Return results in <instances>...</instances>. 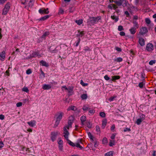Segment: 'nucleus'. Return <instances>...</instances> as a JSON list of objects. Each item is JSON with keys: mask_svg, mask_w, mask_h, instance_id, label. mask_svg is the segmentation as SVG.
Wrapping results in <instances>:
<instances>
[{"mask_svg": "<svg viewBox=\"0 0 156 156\" xmlns=\"http://www.w3.org/2000/svg\"><path fill=\"white\" fill-rule=\"evenodd\" d=\"M118 30L119 31H121L123 30V27L121 25H120L118 26Z\"/></svg>", "mask_w": 156, "mask_h": 156, "instance_id": "nucleus-42", "label": "nucleus"}, {"mask_svg": "<svg viewBox=\"0 0 156 156\" xmlns=\"http://www.w3.org/2000/svg\"><path fill=\"white\" fill-rule=\"evenodd\" d=\"M22 103L21 102H19L18 103H17L16 104V106L17 107H20L22 105Z\"/></svg>", "mask_w": 156, "mask_h": 156, "instance_id": "nucleus-47", "label": "nucleus"}, {"mask_svg": "<svg viewBox=\"0 0 156 156\" xmlns=\"http://www.w3.org/2000/svg\"><path fill=\"white\" fill-rule=\"evenodd\" d=\"M139 43L141 46H144L145 44L144 39L143 38H140L139 40Z\"/></svg>", "mask_w": 156, "mask_h": 156, "instance_id": "nucleus-15", "label": "nucleus"}, {"mask_svg": "<svg viewBox=\"0 0 156 156\" xmlns=\"http://www.w3.org/2000/svg\"><path fill=\"white\" fill-rule=\"evenodd\" d=\"M6 1L5 0H0V4H4Z\"/></svg>", "mask_w": 156, "mask_h": 156, "instance_id": "nucleus-62", "label": "nucleus"}, {"mask_svg": "<svg viewBox=\"0 0 156 156\" xmlns=\"http://www.w3.org/2000/svg\"><path fill=\"white\" fill-rule=\"evenodd\" d=\"M5 116L3 115H0V119L3 120L4 119Z\"/></svg>", "mask_w": 156, "mask_h": 156, "instance_id": "nucleus-58", "label": "nucleus"}, {"mask_svg": "<svg viewBox=\"0 0 156 156\" xmlns=\"http://www.w3.org/2000/svg\"><path fill=\"white\" fill-rule=\"evenodd\" d=\"M115 98V97H110L109 99V101H113L114 99Z\"/></svg>", "mask_w": 156, "mask_h": 156, "instance_id": "nucleus-61", "label": "nucleus"}, {"mask_svg": "<svg viewBox=\"0 0 156 156\" xmlns=\"http://www.w3.org/2000/svg\"><path fill=\"white\" fill-rule=\"evenodd\" d=\"M153 17L155 19L154 21L156 22V14L154 15L153 16Z\"/></svg>", "mask_w": 156, "mask_h": 156, "instance_id": "nucleus-64", "label": "nucleus"}, {"mask_svg": "<svg viewBox=\"0 0 156 156\" xmlns=\"http://www.w3.org/2000/svg\"><path fill=\"white\" fill-rule=\"evenodd\" d=\"M144 84L145 83L144 82H140L139 84V86L140 88H142Z\"/></svg>", "mask_w": 156, "mask_h": 156, "instance_id": "nucleus-38", "label": "nucleus"}, {"mask_svg": "<svg viewBox=\"0 0 156 156\" xmlns=\"http://www.w3.org/2000/svg\"><path fill=\"white\" fill-rule=\"evenodd\" d=\"M80 83L83 87L86 86L88 85L87 83H84L82 80H81Z\"/></svg>", "mask_w": 156, "mask_h": 156, "instance_id": "nucleus-34", "label": "nucleus"}, {"mask_svg": "<svg viewBox=\"0 0 156 156\" xmlns=\"http://www.w3.org/2000/svg\"><path fill=\"white\" fill-rule=\"evenodd\" d=\"M115 61L117 62H120L122 61V58L120 57L116 59Z\"/></svg>", "mask_w": 156, "mask_h": 156, "instance_id": "nucleus-41", "label": "nucleus"}, {"mask_svg": "<svg viewBox=\"0 0 156 156\" xmlns=\"http://www.w3.org/2000/svg\"><path fill=\"white\" fill-rule=\"evenodd\" d=\"M111 19H112L113 20H114L116 22H117L119 20L118 17L117 16H115L114 15L111 16Z\"/></svg>", "mask_w": 156, "mask_h": 156, "instance_id": "nucleus-26", "label": "nucleus"}, {"mask_svg": "<svg viewBox=\"0 0 156 156\" xmlns=\"http://www.w3.org/2000/svg\"><path fill=\"white\" fill-rule=\"evenodd\" d=\"M84 50L85 51H90V49L87 46L84 47Z\"/></svg>", "mask_w": 156, "mask_h": 156, "instance_id": "nucleus-52", "label": "nucleus"}, {"mask_svg": "<svg viewBox=\"0 0 156 156\" xmlns=\"http://www.w3.org/2000/svg\"><path fill=\"white\" fill-rule=\"evenodd\" d=\"M87 94H83L81 96V98L82 99H86L87 98Z\"/></svg>", "mask_w": 156, "mask_h": 156, "instance_id": "nucleus-32", "label": "nucleus"}, {"mask_svg": "<svg viewBox=\"0 0 156 156\" xmlns=\"http://www.w3.org/2000/svg\"><path fill=\"white\" fill-rule=\"evenodd\" d=\"M64 12V10L63 9H62L60 8L59 10V12H58V14H62Z\"/></svg>", "mask_w": 156, "mask_h": 156, "instance_id": "nucleus-40", "label": "nucleus"}, {"mask_svg": "<svg viewBox=\"0 0 156 156\" xmlns=\"http://www.w3.org/2000/svg\"><path fill=\"white\" fill-rule=\"evenodd\" d=\"M4 144L2 141H0V148L3 147Z\"/></svg>", "mask_w": 156, "mask_h": 156, "instance_id": "nucleus-51", "label": "nucleus"}, {"mask_svg": "<svg viewBox=\"0 0 156 156\" xmlns=\"http://www.w3.org/2000/svg\"><path fill=\"white\" fill-rule=\"evenodd\" d=\"M115 135L116 134H112L111 136V139L112 140L114 139L115 138Z\"/></svg>", "mask_w": 156, "mask_h": 156, "instance_id": "nucleus-50", "label": "nucleus"}, {"mask_svg": "<svg viewBox=\"0 0 156 156\" xmlns=\"http://www.w3.org/2000/svg\"><path fill=\"white\" fill-rule=\"evenodd\" d=\"M113 151H110L105 154V156H113Z\"/></svg>", "mask_w": 156, "mask_h": 156, "instance_id": "nucleus-24", "label": "nucleus"}, {"mask_svg": "<svg viewBox=\"0 0 156 156\" xmlns=\"http://www.w3.org/2000/svg\"><path fill=\"white\" fill-rule=\"evenodd\" d=\"M133 23L134 24L133 28H135L136 29L139 28V25L136 22L134 21Z\"/></svg>", "mask_w": 156, "mask_h": 156, "instance_id": "nucleus-29", "label": "nucleus"}, {"mask_svg": "<svg viewBox=\"0 0 156 156\" xmlns=\"http://www.w3.org/2000/svg\"><path fill=\"white\" fill-rule=\"evenodd\" d=\"M16 52H17V53L20 52V51L19 49L18 48H16V50L15 51H14L13 52V54H15V53Z\"/></svg>", "mask_w": 156, "mask_h": 156, "instance_id": "nucleus-55", "label": "nucleus"}, {"mask_svg": "<svg viewBox=\"0 0 156 156\" xmlns=\"http://www.w3.org/2000/svg\"><path fill=\"white\" fill-rule=\"evenodd\" d=\"M115 129V126L114 125H113L111 127V130L112 131H113Z\"/></svg>", "mask_w": 156, "mask_h": 156, "instance_id": "nucleus-57", "label": "nucleus"}, {"mask_svg": "<svg viewBox=\"0 0 156 156\" xmlns=\"http://www.w3.org/2000/svg\"><path fill=\"white\" fill-rule=\"evenodd\" d=\"M38 53L37 52H35L34 53V55H33L32 56L33 57H34V56H37V55H38Z\"/></svg>", "mask_w": 156, "mask_h": 156, "instance_id": "nucleus-63", "label": "nucleus"}, {"mask_svg": "<svg viewBox=\"0 0 156 156\" xmlns=\"http://www.w3.org/2000/svg\"><path fill=\"white\" fill-rule=\"evenodd\" d=\"M64 115V113L62 112H59L57 113L55 115L56 120L54 125L55 127H56L59 124L60 121L62 119Z\"/></svg>", "mask_w": 156, "mask_h": 156, "instance_id": "nucleus-2", "label": "nucleus"}, {"mask_svg": "<svg viewBox=\"0 0 156 156\" xmlns=\"http://www.w3.org/2000/svg\"><path fill=\"white\" fill-rule=\"evenodd\" d=\"M145 116L143 114H142L140 116V118L137 119L136 122V124L138 125L140 124L141 122L144 120Z\"/></svg>", "mask_w": 156, "mask_h": 156, "instance_id": "nucleus-6", "label": "nucleus"}, {"mask_svg": "<svg viewBox=\"0 0 156 156\" xmlns=\"http://www.w3.org/2000/svg\"><path fill=\"white\" fill-rule=\"evenodd\" d=\"M51 88V86L50 85L44 84L42 86V88L44 90H48Z\"/></svg>", "mask_w": 156, "mask_h": 156, "instance_id": "nucleus-14", "label": "nucleus"}, {"mask_svg": "<svg viewBox=\"0 0 156 156\" xmlns=\"http://www.w3.org/2000/svg\"><path fill=\"white\" fill-rule=\"evenodd\" d=\"M58 145L63 144V141L61 139L58 138Z\"/></svg>", "mask_w": 156, "mask_h": 156, "instance_id": "nucleus-39", "label": "nucleus"}, {"mask_svg": "<svg viewBox=\"0 0 156 156\" xmlns=\"http://www.w3.org/2000/svg\"><path fill=\"white\" fill-rule=\"evenodd\" d=\"M49 17V16L48 15H46L43 17H41L40 20H44L48 19Z\"/></svg>", "mask_w": 156, "mask_h": 156, "instance_id": "nucleus-31", "label": "nucleus"}, {"mask_svg": "<svg viewBox=\"0 0 156 156\" xmlns=\"http://www.w3.org/2000/svg\"><path fill=\"white\" fill-rule=\"evenodd\" d=\"M36 122L35 120H33L30 121V126L34 127L36 126Z\"/></svg>", "mask_w": 156, "mask_h": 156, "instance_id": "nucleus-17", "label": "nucleus"}, {"mask_svg": "<svg viewBox=\"0 0 156 156\" xmlns=\"http://www.w3.org/2000/svg\"><path fill=\"white\" fill-rule=\"evenodd\" d=\"M131 34H134L136 32V29L135 28L133 27L131 28L129 30Z\"/></svg>", "mask_w": 156, "mask_h": 156, "instance_id": "nucleus-21", "label": "nucleus"}, {"mask_svg": "<svg viewBox=\"0 0 156 156\" xmlns=\"http://www.w3.org/2000/svg\"><path fill=\"white\" fill-rule=\"evenodd\" d=\"M104 77L105 79L106 80H108L110 79V78L107 75H105L104 76Z\"/></svg>", "mask_w": 156, "mask_h": 156, "instance_id": "nucleus-49", "label": "nucleus"}, {"mask_svg": "<svg viewBox=\"0 0 156 156\" xmlns=\"http://www.w3.org/2000/svg\"><path fill=\"white\" fill-rule=\"evenodd\" d=\"M10 8V4L8 2L5 5L4 8L3 9L2 14L6 15L9 11Z\"/></svg>", "mask_w": 156, "mask_h": 156, "instance_id": "nucleus-3", "label": "nucleus"}, {"mask_svg": "<svg viewBox=\"0 0 156 156\" xmlns=\"http://www.w3.org/2000/svg\"><path fill=\"white\" fill-rule=\"evenodd\" d=\"M63 144L59 145L58 147L60 151H62L63 150Z\"/></svg>", "mask_w": 156, "mask_h": 156, "instance_id": "nucleus-43", "label": "nucleus"}, {"mask_svg": "<svg viewBox=\"0 0 156 156\" xmlns=\"http://www.w3.org/2000/svg\"><path fill=\"white\" fill-rule=\"evenodd\" d=\"M88 135L89 137L90 138V139L93 140V136H92V135L91 133H88Z\"/></svg>", "mask_w": 156, "mask_h": 156, "instance_id": "nucleus-48", "label": "nucleus"}, {"mask_svg": "<svg viewBox=\"0 0 156 156\" xmlns=\"http://www.w3.org/2000/svg\"><path fill=\"white\" fill-rule=\"evenodd\" d=\"M102 117H105V112H100L99 114Z\"/></svg>", "mask_w": 156, "mask_h": 156, "instance_id": "nucleus-36", "label": "nucleus"}, {"mask_svg": "<svg viewBox=\"0 0 156 156\" xmlns=\"http://www.w3.org/2000/svg\"><path fill=\"white\" fill-rule=\"evenodd\" d=\"M102 142L103 144H106L107 143V138L104 137L102 140Z\"/></svg>", "mask_w": 156, "mask_h": 156, "instance_id": "nucleus-37", "label": "nucleus"}, {"mask_svg": "<svg viewBox=\"0 0 156 156\" xmlns=\"http://www.w3.org/2000/svg\"><path fill=\"white\" fill-rule=\"evenodd\" d=\"M60 134V133L58 131L52 132L51 133V140L53 142L55 141L56 139L57 136Z\"/></svg>", "mask_w": 156, "mask_h": 156, "instance_id": "nucleus-5", "label": "nucleus"}, {"mask_svg": "<svg viewBox=\"0 0 156 156\" xmlns=\"http://www.w3.org/2000/svg\"><path fill=\"white\" fill-rule=\"evenodd\" d=\"M115 141L114 140H110L109 143V145L110 146H112L115 145Z\"/></svg>", "mask_w": 156, "mask_h": 156, "instance_id": "nucleus-33", "label": "nucleus"}, {"mask_svg": "<svg viewBox=\"0 0 156 156\" xmlns=\"http://www.w3.org/2000/svg\"><path fill=\"white\" fill-rule=\"evenodd\" d=\"M22 90L23 91L27 92L28 91V88L26 87H24L22 89Z\"/></svg>", "mask_w": 156, "mask_h": 156, "instance_id": "nucleus-46", "label": "nucleus"}, {"mask_svg": "<svg viewBox=\"0 0 156 156\" xmlns=\"http://www.w3.org/2000/svg\"><path fill=\"white\" fill-rule=\"evenodd\" d=\"M40 64L43 66L45 67H48L49 66L48 64L46 62L43 60H41L40 62Z\"/></svg>", "mask_w": 156, "mask_h": 156, "instance_id": "nucleus-16", "label": "nucleus"}, {"mask_svg": "<svg viewBox=\"0 0 156 156\" xmlns=\"http://www.w3.org/2000/svg\"><path fill=\"white\" fill-rule=\"evenodd\" d=\"M107 122V121L106 119H104L102 120V127L103 129H104L106 126Z\"/></svg>", "mask_w": 156, "mask_h": 156, "instance_id": "nucleus-22", "label": "nucleus"}, {"mask_svg": "<svg viewBox=\"0 0 156 156\" xmlns=\"http://www.w3.org/2000/svg\"><path fill=\"white\" fill-rule=\"evenodd\" d=\"M73 120V117L72 116H71L69 118V121L68 125L66 126L63 128V134L64 136L68 141V143L71 146L74 147L75 146V144L73 143L68 139V136L69 133L68 131V130L69 128L72 127V124Z\"/></svg>", "mask_w": 156, "mask_h": 156, "instance_id": "nucleus-1", "label": "nucleus"}, {"mask_svg": "<svg viewBox=\"0 0 156 156\" xmlns=\"http://www.w3.org/2000/svg\"><path fill=\"white\" fill-rule=\"evenodd\" d=\"M77 109L76 107L74 106H69L67 109L68 111L70 110L75 111Z\"/></svg>", "mask_w": 156, "mask_h": 156, "instance_id": "nucleus-20", "label": "nucleus"}, {"mask_svg": "<svg viewBox=\"0 0 156 156\" xmlns=\"http://www.w3.org/2000/svg\"><path fill=\"white\" fill-rule=\"evenodd\" d=\"M145 22L146 23L148 24H150L151 21L150 19L148 18H146L145 19Z\"/></svg>", "mask_w": 156, "mask_h": 156, "instance_id": "nucleus-44", "label": "nucleus"}, {"mask_svg": "<svg viewBox=\"0 0 156 156\" xmlns=\"http://www.w3.org/2000/svg\"><path fill=\"white\" fill-rule=\"evenodd\" d=\"M78 33L79 34L77 35V36L79 38L83 37L84 34L83 31H80V30H78Z\"/></svg>", "mask_w": 156, "mask_h": 156, "instance_id": "nucleus-18", "label": "nucleus"}, {"mask_svg": "<svg viewBox=\"0 0 156 156\" xmlns=\"http://www.w3.org/2000/svg\"><path fill=\"white\" fill-rule=\"evenodd\" d=\"M39 12L41 14H48L49 13V11H48V8H47L45 9H40Z\"/></svg>", "mask_w": 156, "mask_h": 156, "instance_id": "nucleus-9", "label": "nucleus"}, {"mask_svg": "<svg viewBox=\"0 0 156 156\" xmlns=\"http://www.w3.org/2000/svg\"><path fill=\"white\" fill-rule=\"evenodd\" d=\"M90 108L89 106L87 105H84L83 106L82 109L85 111H87L89 110Z\"/></svg>", "mask_w": 156, "mask_h": 156, "instance_id": "nucleus-25", "label": "nucleus"}, {"mask_svg": "<svg viewBox=\"0 0 156 156\" xmlns=\"http://www.w3.org/2000/svg\"><path fill=\"white\" fill-rule=\"evenodd\" d=\"M115 49L118 51H121V48H119L116 47L115 48Z\"/></svg>", "mask_w": 156, "mask_h": 156, "instance_id": "nucleus-60", "label": "nucleus"}, {"mask_svg": "<svg viewBox=\"0 0 156 156\" xmlns=\"http://www.w3.org/2000/svg\"><path fill=\"white\" fill-rule=\"evenodd\" d=\"M130 130H131V129L130 128H126L125 129H124V132H126L127 131H130Z\"/></svg>", "mask_w": 156, "mask_h": 156, "instance_id": "nucleus-54", "label": "nucleus"}, {"mask_svg": "<svg viewBox=\"0 0 156 156\" xmlns=\"http://www.w3.org/2000/svg\"><path fill=\"white\" fill-rule=\"evenodd\" d=\"M9 69H10V68L9 67L8 69L6 71V73L7 74V75L8 76H9Z\"/></svg>", "mask_w": 156, "mask_h": 156, "instance_id": "nucleus-59", "label": "nucleus"}, {"mask_svg": "<svg viewBox=\"0 0 156 156\" xmlns=\"http://www.w3.org/2000/svg\"><path fill=\"white\" fill-rule=\"evenodd\" d=\"M83 20L82 19H80L78 20H76L75 22L78 25H80L83 23Z\"/></svg>", "mask_w": 156, "mask_h": 156, "instance_id": "nucleus-27", "label": "nucleus"}, {"mask_svg": "<svg viewBox=\"0 0 156 156\" xmlns=\"http://www.w3.org/2000/svg\"><path fill=\"white\" fill-rule=\"evenodd\" d=\"M89 115H93L95 112V111L94 109L90 108L88 110Z\"/></svg>", "mask_w": 156, "mask_h": 156, "instance_id": "nucleus-23", "label": "nucleus"}, {"mask_svg": "<svg viewBox=\"0 0 156 156\" xmlns=\"http://www.w3.org/2000/svg\"><path fill=\"white\" fill-rule=\"evenodd\" d=\"M155 63V60H151L149 62V64L151 65H152L154 64Z\"/></svg>", "mask_w": 156, "mask_h": 156, "instance_id": "nucleus-45", "label": "nucleus"}, {"mask_svg": "<svg viewBox=\"0 0 156 156\" xmlns=\"http://www.w3.org/2000/svg\"><path fill=\"white\" fill-rule=\"evenodd\" d=\"M120 35L121 36H124L125 35V33L124 32L121 31L119 33Z\"/></svg>", "mask_w": 156, "mask_h": 156, "instance_id": "nucleus-53", "label": "nucleus"}, {"mask_svg": "<svg viewBox=\"0 0 156 156\" xmlns=\"http://www.w3.org/2000/svg\"><path fill=\"white\" fill-rule=\"evenodd\" d=\"M112 80L114 81V80H118L120 78V76H112Z\"/></svg>", "mask_w": 156, "mask_h": 156, "instance_id": "nucleus-28", "label": "nucleus"}, {"mask_svg": "<svg viewBox=\"0 0 156 156\" xmlns=\"http://www.w3.org/2000/svg\"><path fill=\"white\" fill-rule=\"evenodd\" d=\"M147 32V28L145 27H143L140 29L139 33L140 34L143 35V34L146 33Z\"/></svg>", "mask_w": 156, "mask_h": 156, "instance_id": "nucleus-10", "label": "nucleus"}, {"mask_svg": "<svg viewBox=\"0 0 156 156\" xmlns=\"http://www.w3.org/2000/svg\"><path fill=\"white\" fill-rule=\"evenodd\" d=\"M154 49L153 45L151 43L147 44L146 47L147 50L148 51H151Z\"/></svg>", "mask_w": 156, "mask_h": 156, "instance_id": "nucleus-7", "label": "nucleus"}, {"mask_svg": "<svg viewBox=\"0 0 156 156\" xmlns=\"http://www.w3.org/2000/svg\"><path fill=\"white\" fill-rule=\"evenodd\" d=\"M101 19V16H98L96 17H93L90 18L89 20L90 23L92 24H94L95 23H96L99 21Z\"/></svg>", "mask_w": 156, "mask_h": 156, "instance_id": "nucleus-4", "label": "nucleus"}, {"mask_svg": "<svg viewBox=\"0 0 156 156\" xmlns=\"http://www.w3.org/2000/svg\"><path fill=\"white\" fill-rule=\"evenodd\" d=\"M73 88L72 87L69 86L68 87L67 90L69 93H70L72 92L73 91Z\"/></svg>", "mask_w": 156, "mask_h": 156, "instance_id": "nucleus-30", "label": "nucleus"}, {"mask_svg": "<svg viewBox=\"0 0 156 156\" xmlns=\"http://www.w3.org/2000/svg\"><path fill=\"white\" fill-rule=\"evenodd\" d=\"M80 120L81 122L82 125H84V122L86 121V117L84 115L82 116L80 118Z\"/></svg>", "mask_w": 156, "mask_h": 156, "instance_id": "nucleus-19", "label": "nucleus"}, {"mask_svg": "<svg viewBox=\"0 0 156 156\" xmlns=\"http://www.w3.org/2000/svg\"><path fill=\"white\" fill-rule=\"evenodd\" d=\"M80 143L83 144L82 140L81 139H79L78 140L77 142L75 144V146H76L77 147H79L80 149H82L83 148L82 146L80 145Z\"/></svg>", "mask_w": 156, "mask_h": 156, "instance_id": "nucleus-13", "label": "nucleus"}, {"mask_svg": "<svg viewBox=\"0 0 156 156\" xmlns=\"http://www.w3.org/2000/svg\"><path fill=\"white\" fill-rule=\"evenodd\" d=\"M6 53L5 51H3L0 53V60L4 61L5 58Z\"/></svg>", "mask_w": 156, "mask_h": 156, "instance_id": "nucleus-8", "label": "nucleus"}, {"mask_svg": "<svg viewBox=\"0 0 156 156\" xmlns=\"http://www.w3.org/2000/svg\"><path fill=\"white\" fill-rule=\"evenodd\" d=\"M96 130L97 132H99L100 131V129L99 126H97L96 127Z\"/></svg>", "mask_w": 156, "mask_h": 156, "instance_id": "nucleus-56", "label": "nucleus"}, {"mask_svg": "<svg viewBox=\"0 0 156 156\" xmlns=\"http://www.w3.org/2000/svg\"><path fill=\"white\" fill-rule=\"evenodd\" d=\"M126 0H115L114 1V2L118 6H120L122 5L124 2H126Z\"/></svg>", "mask_w": 156, "mask_h": 156, "instance_id": "nucleus-11", "label": "nucleus"}, {"mask_svg": "<svg viewBox=\"0 0 156 156\" xmlns=\"http://www.w3.org/2000/svg\"><path fill=\"white\" fill-rule=\"evenodd\" d=\"M49 34V33L48 32H46L44 33L43 34V35L42 36V38L44 39L45 37L48 35Z\"/></svg>", "mask_w": 156, "mask_h": 156, "instance_id": "nucleus-35", "label": "nucleus"}, {"mask_svg": "<svg viewBox=\"0 0 156 156\" xmlns=\"http://www.w3.org/2000/svg\"><path fill=\"white\" fill-rule=\"evenodd\" d=\"M118 6L116 4H109L108 6V8L111 9H113L115 10L118 8Z\"/></svg>", "mask_w": 156, "mask_h": 156, "instance_id": "nucleus-12", "label": "nucleus"}]
</instances>
